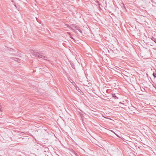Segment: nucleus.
<instances>
[{"label":"nucleus","instance_id":"obj_1","mask_svg":"<svg viewBox=\"0 0 156 156\" xmlns=\"http://www.w3.org/2000/svg\"><path fill=\"white\" fill-rule=\"evenodd\" d=\"M31 53L34 56L36 57H38L39 58H44L45 60H46V58L47 57L43 55V54L41 52H38L35 50H32L31 51Z\"/></svg>","mask_w":156,"mask_h":156},{"label":"nucleus","instance_id":"obj_2","mask_svg":"<svg viewBox=\"0 0 156 156\" xmlns=\"http://www.w3.org/2000/svg\"><path fill=\"white\" fill-rule=\"evenodd\" d=\"M69 151H70L72 152V153L75 154L76 156H77V154L76 153V152L72 148L69 149Z\"/></svg>","mask_w":156,"mask_h":156},{"label":"nucleus","instance_id":"obj_3","mask_svg":"<svg viewBox=\"0 0 156 156\" xmlns=\"http://www.w3.org/2000/svg\"><path fill=\"white\" fill-rule=\"evenodd\" d=\"M112 96L113 98H114L115 99H118L119 98L115 94H112Z\"/></svg>","mask_w":156,"mask_h":156},{"label":"nucleus","instance_id":"obj_4","mask_svg":"<svg viewBox=\"0 0 156 156\" xmlns=\"http://www.w3.org/2000/svg\"><path fill=\"white\" fill-rule=\"evenodd\" d=\"M12 59L15 60V61H16L17 62H18L19 61V59L17 58H12Z\"/></svg>","mask_w":156,"mask_h":156},{"label":"nucleus","instance_id":"obj_5","mask_svg":"<svg viewBox=\"0 0 156 156\" xmlns=\"http://www.w3.org/2000/svg\"><path fill=\"white\" fill-rule=\"evenodd\" d=\"M151 39L152 40L154 41L155 43H156V38H154V37H152L151 38Z\"/></svg>","mask_w":156,"mask_h":156},{"label":"nucleus","instance_id":"obj_6","mask_svg":"<svg viewBox=\"0 0 156 156\" xmlns=\"http://www.w3.org/2000/svg\"><path fill=\"white\" fill-rule=\"evenodd\" d=\"M76 89L78 92H80L81 91L80 90L78 87H76Z\"/></svg>","mask_w":156,"mask_h":156},{"label":"nucleus","instance_id":"obj_7","mask_svg":"<svg viewBox=\"0 0 156 156\" xmlns=\"http://www.w3.org/2000/svg\"><path fill=\"white\" fill-rule=\"evenodd\" d=\"M153 75L154 78H156V73H153Z\"/></svg>","mask_w":156,"mask_h":156},{"label":"nucleus","instance_id":"obj_8","mask_svg":"<svg viewBox=\"0 0 156 156\" xmlns=\"http://www.w3.org/2000/svg\"><path fill=\"white\" fill-rule=\"evenodd\" d=\"M71 66H72V68L75 69V66L74 65H73V64H71Z\"/></svg>","mask_w":156,"mask_h":156},{"label":"nucleus","instance_id":"obj_9","mask_svg":"<svg viewBox=\"0 0 156 156\" xmlns=\"http://www.w3.org/2000/svg\"><path fill=\"white\" fill-rule=\"evenodd\" d=\"M70 38H71L72 39H73V40H74L75 41V40L74 39V38L72 37H70Z\"/></svg>","mask_w":156,"mask_h":156},{"label":"nucleus","instance_id":"obj_10","mask_svg":"<svg viewBox=\"0 0 156 156\" xmlns=\"http://www.w3.org/2000/svg\"><path fill=\"white\" fill-rule=\"evenodd\" d=\"M79 31L80 33H82V30H81L80 29H79Z\"/></svg>","mask_w":156,"mask_h":156},{"label":"nucleus","instance_id":"obj_11","mask_svg":"<svg viewBox=\"0 0 156 156\" xmlns=\"http://www.w3.org/2000/svg\"><path fill=\"white\" fill-rule=\"evenodd\" d=\"M119 104H122V103H121V102H120L119 103Z\"/></svg>","mask_w":156,"mask_h":156},{"label":"nucleus","instance_id":"obj_12","mask_svg":"<svg viewBox=\"0 0 156 156\" xmlns=\"http://www.w3.org/2000/svg\"><path fill=\"white\" fill-rule=\"evenodd\" d=\"M1 109H1V108L0 107V111H1Z\"/></svg>","mask_w":156,"mask_h":156},{"label":"nucleus","instance_id":"obj_13","mask_svg":"<svg viewBox=\"0 0 156 156\" xmlns=\"http://www.w3.org/2000/svg\"><path fill=\"white\" fill-rule=\"evenodd\" d=\"M77 29L79 31V29Z\"/></svg>","mask_w":156,"mask_h":156},{"label":"nucleus","instance_id":"obj_14","mask_svg":"<svg viewBox=\"0 0 156 156\" xmlns=\"http://www.w3.org/2000/svg\"><path fill=\"white\" fill-rule=\"evenodd\" d=\"M155 82L156 83V79L155 80Z\"/></svg>","mask_w":156,"mask_h":156},{"label":"nucleus","instance_id":"obj_15","mask_svg":"<svg viewBox=\"0 0 156 156\" xmlns=\"http://www.w3.org/2000/svg\"><path fill=\"white\" fill-rule=\"evenodd\" d=\"M69 26V25H67V27H68V26Z\"/></svg>","mask_w":156,"mask_h":156},{"label":"nucleus","instance_id":"obj_16","mask_svg":"<svg viewBox=\"0 0 156 156\" xmlns=\"http://www.w3.org/2000/svg\"><path fill=\"white\" fill-rule=\"evenodd\" d=\"M80 115H82V114H80Z\"/></svg>","mask_w":156,"mask_h":156}]
</instances>
